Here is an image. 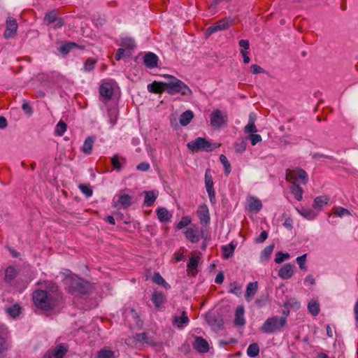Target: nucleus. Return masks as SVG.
Masks as SVG:
<instances>
[{"mask_svg":"<svg viewBox=\"0 0 358 358\" xmlns=\"http://www.w3.org/2000/svg\"><path fill=\"white\" fill-rule=\"evenodd\" d=\"M308 309L313 316H316L320 313L319 303L316 301H310L308 305Z\"/></svg>","mask_w":358,"mask_h":358,"instance_id":"nucleus-45","label":"nucleus"},{"mask_svg":"<svg viewBox=\"0 0 358 358\" xmlns=\"http://www.w3.org/2000/svg\"><path fill=\"white\" fill-rule=\"evenodd\" d=\"M249 138L252 145H255L257 143L262 141V136L259 134H252L250 135Z\"/></svg>","mask_w":358,"mask_h":358,"instance_id":"nucleus-58","label":"nucleus"},{"mask_svg":"<svg viewBox=\"0 0 358 358\" xmlns=\"http://www.w3.org/2000/svg\"><path fill=\"white\" fill-rule=\"evenodd\" d=\"M235 151L238 153L243 152L246 149V143L243 140H241L234 143Z\"/></svg>","mask_w":358,"mask_h":358,"instance_id":"nucleus-49","label":"nucleus"},{"mask_svg":"<svg viewBox=\"0 0 358 358\" xmlns=\"http://www.w3.org/2000/svg\"><path fill=\"white\" fill-rule=\"evenodd\" d=\"M67 350V346L65 344H59L52 351L50 358H63Z\"/></svg>","mask_w":358,"mask_h":358,"instance_id":"nucleus-25","label":"nucleus"},{"mask_svg":"<svg viewBox=\"0 0 358 358\" xmlns=\"http://www.w3.org/2000/svg\"><path fill=\"white\" fill-rule=\"evenodd\" d=\"M295 266L291 264H284L278 271V275L283 280H287L292 278L294 274Z\"/></svg>","mask_w":358,"mask_h":358,"instance_id":"nucleus-13","label":"nucleus"},{"mask_svg":"<svg viewBox=\"0 0 358 358\" xmlns=\"http://www.w3.org/2000/svg\"><path fill=\"white\" fill-rule=\"evenodd\" d=\"M79 188H80V191L85 195H86V196L89 197L92 195V190L89 185L81 184L79 185Z\"/></svg>","mask_w":358,"mask_h":358,"instance_id":"nucleus-54","label":"nucleus"},{"mask_svg":"<svg viewBox=\"0 0 358 358\" xmlns=\"http://www.w3.org/2000/svg\"><path fill=\"white\" fill-rule=\"evenodd\" d=\"M192 345L194 350L201 353H206L209 350L208 343L200 336H196L194 338Z\"/></svg>","mask_w":358,"mask_h":358,"instance_id":"nucleus-12","label":"nucleus"},{"mask_svg":"<svg viewBox=\"0 0 358 358\" xmlns=\"http://www.w3.org/2000/svg\"><path fill=\"white\" fill-rule=\"evenodd\" d=\"M152 301L157 308H159L164 303L165 296L161 292H154L152 295Z\"/></svg>","mask_w":358,"mask_h":358,"instance_id":"nucleus-31","label":"nucleus"},{"mask_svg":"<svg viewBox=\"0 0 358 358\" xmlns=\"http://www.w3.org/2000/svg\"><path fill=\"white\" fill-rule=\"evenodd\" d=\"M256 120V115L251 113L249 115V120L248 124L245 127L244 131L245 133L255 134L257 131L255 122Z\"/></svg>","mask_w":358,"mask_h":358,"instance_id":"nucleus-24","label":"nucleus"},{"mask_svg":"<svg viewBox=\"0 0 358 358\" xmlns=\"http://www.w3.org/2000/svg\"><path fill=\"white\" fill-rule=\"evenodd\" d=\"M65 289L73 296L86 295L90 293L91 285L90 282L76 275H71L66 277L64 280Z\"/></svg>","mask_w":358,"mask_h":358,"instance_id":"nucleus-1","label":"nucleus"},{"mask_svg":"<svg viewBox=\"0 0 358 358\" xmlns=\"http://www.w3.org/2000/svg\"><path fill=\"white\" fill-rule=\"evenodd\" d=\"M120 161H122L124 164L126 163V159L124 157H121L119 159L117 155H114L111 159V163L114 169L117 171H120L122 169Z\"/></svg>","mask_w":358,"mask_h":358,"instance_id":"nucleus-41","label":"nucleus"},{"mask_svg":"<svg viewBox=\"0 0 358 358\" xmlns=\"http://www.w3.org/2000/svg\"><path fill=\"white\" fill-rule=\"evenodd\" d=\"M291 192L295 197L297 201H301L303 198V189L302 188L296 184L295 182H293L291 187Z\"/></svg>","mask_w":358,"mask_h":358,"instance_id":"nucleus-33","label":"nucleus"},{"mask_svg":"<svg viewBox=\"0 0 358 358\" xmlns=\"http://www.w3.org/2000/svg\"><path fill=\"white\" fill-rule=\"evenodd\" d=\"M236 245L234 244L233 242L230 243L228 245H223L222 247V257L224 259H229L231 257H232L234 250L236 248Z\"/></svg>","mask_w":358,"mask_h":358,"instance_id":"nucleus-30","label":"nucleus"},{"mask_svg":"<svg viewBox=\"0 0 358 358\" xmlns=\"http://www.w3.org/2000/svg\"><path fill=\"white\" fill-rule=\"evenodd\" d=\"M289 258V253H283L282 252H278L275 255V262L277 264H280Z\"/></svg>","mask_w":358,"mask_h":358,"instance_id":"nucleus-50","label":"nucleus"},{"mask_svg":"<svg viewBox=\"0 0 358 358\" xmlns=\"http://www.w3.org/2000/svg\"><path fill=\"white\" fill-rule=\"evenodd\" d=\"M158 193L155 191L145 192L144 205L150 207L153 205L156 199L157 198Z\"/></svg>","mask_w":358,"mask_h":358,"instance_id":"nucleus-26","label":"nucleus"},{"mask_svg":"<svg viewBox=\"0 0 358 358\" xmlns=\"http://www.w3.org/2000/svg\"><path fill=\"white\" fill-rule=\"evenodd\" d=\"M152 280L153 282H155L157 285H161L166 289L170 288V285L165 281V280L162 278V276L160 275L158 272H155Z\"/></svg>","mask_w":358,"mask_h":358,"instance_id":"nucleus-36","label":"nucleus"},{"mask_svg":"<svg viewBox=\"0 0 358 358\" xmlns=\"http://www.w3.org/2000/svg\"><path fill=\"white\" fill-rule=\"evenodd\" d=\"M74 47H78V45L75 43H67L61 47V52L64 54L69 53Z\"/></svg>","mask_w":358,"mask_h":358,"instance_id":"nucleus-51","label":"nucleus"},{"mask_svg":"<svg viewBox=\"0 0 358 358\" xmlns=\"http://www.w3.org/2000/svg\"><path fill=\"white\" fill-rule=\"evenodd\" d=\"M308 175L307 173L302 169H297L296 170L289 171L286 174V180L288 181L301 180L303 184L307 182Z\"/></svg>","mask_w":358,"mask_h":358,"instance_id":"nucleus-8","label":"nucleus"},{"mask_svg":"<svg viewBox=\"0 0 358 358\" xmlns=\"http://www.w3.org/2000/svg\"><path fill=\"white\" fill-rule=\"evenodd\" d=\"M157 62L158 57L152 52H148L144 56V64L149 69H153L157 66Z\"/></svg>","mask_w":358,"mask_h":358,"instance_id":"nucleus-18","label":"nucleus"},{"mask_svg":"<svg viewBox=\"0 0 358 358\" xmlns=\"http://www.w3.org/2000/svg\"><path fill=\"white\" fill-rule=\"evenodd\" d=\"M234 20L231 17H224L217 21L210 27H208L206 31V36L208 37L214 33L220 31H224L229 29L233 24Z\"/></svg>","mask_w":358,"mask_h":358,"instance_id":"nucleus-6","label":"nucleus"},{"mask_svg":"<svg viewBox=\"0 0 358 358\" xmlns=\"http://www.w3.org/2000/svg\"><path fill=\"white\" fill-rule=\"evenodd\" d=\"M95 140L96 138L94 136H90L85 139L82 147V151L85 154L90 155L92 153V147Z\"/></svg>","mask_w":358,"mask_h":358,"instance_id":"nucleus-23","label":"nucleus"},{"mask_svg":"<svg viewBox=\"0 0 358 358\" xmlns=\"http://www.w3.org/2000/svg\"><path fill=\"white\" fill-rule=\"evenodd\" d=\"M329 201V198L328 196H317L313 201V208H315V209L320 208L322 207L323 206L328 204Z\"/></svg>","mask_w":358,"mask_h":358,"instance_id":"nucleus-34","label":"nucleus"},{"mask_svg":"<svg viewBox=\"0 0 358 358\" xmlns=\"http://www.w3.org/2000/svg\"><path fill=\"white\" fill-rule=\"evenodd\" d=\"M258 289L257 282H250L248 284L246 291L245 293V298L247 301H250L255 295L256 294Z\"/></svg>","mask_w":358,"mask_h":358,"instance_id":"nucleus-17","label":"nucleus"},{"mask_svg":"<svg viewBox=\"0 0 358 358\" xmlns=\"http://www.w3.org/2000/svg\"><path fill=\"white\" fill-rule=\"evenodd\" d=\"M191 222V219L188 216L182 217L180 221L177 224V229H181L185 227H187Z\"/></svg>","mask_w":358,"mask_h":358,"instance_id":"nucleus-52","label":"nucleus"},{"mask_svg":"<svg viewBox=\"0 0 358 358\" xmlns=\"http://www.w3.org/2000/svg\"><path fill=\"white\" fill-rule=\"evenodd\" d=\"M97 61L96 59L94 58H88L83 66V71L85 72H90L92 71L95 66V64H96Z\"/></svg>","mask_w":358,"mask_h":358,"instance_id":"nucleus-40","label":"nucleus"},{"mask_svg":"<svg viewBox=\"0 0 358 358\" xmlns=\"http://www.w3.org/2000/svg\"><path fill=\"white\" fill-rule=\"evenodd\" d=\"M17 275V271L14 266H8L5 271L4 280L10 282Z\"/></svg>","mask_w":358,"mask_h":358,"instance_id":"nucleus-32","label":"nucleus"},{"mask_svg":"<svg viewBox=\"0 0 358 358\" xmlns=\"http://www.w3.org/2000/svg\"><path fill=\"white\" fill-rule=\"evenodd\" d=\"M198 266V258L192 257L187 264V268L191 270H196Z\"/></svg>","mask_w":358,"mask_h":358,"instance_id":"nucleus-56","label":"nucleus"},{"mask_svg":"<svg viewBox=\"0 0 358 358\" xmlns=\"http://www.w3.org/2000/svg\"><path fill=\"white\" fill-rule=\"evenodd\" d=\"M205 187L211 203L215 202V193L213 187V180L210 169L205 172Z\"/></svg>","mask_w":358,"mask_h":358,"instance_id":"nucleus-7","label":"nucleus"},{"mask_svg":"<svg viewBox=\"0 0 358 358\" xmlns=\"http://www.w3.org/2000/svg\"><path fill=\"white\" fill-rule=\"evenodd\" d=\"M148 90L152 93H161L166 91V83L155 81L148 85Z\"/></svg>","mask_w":358,"mask_h":358,"instance_id":"nucleus-19","label":"nucleus"},{"mask_svg":"<svg viewBox=\"0 0 358 358\" xmlns=\"http://www.w3.org/2000/svg\"><path fill=\"white\" fill-rule=\"evenodd\" d=\"M22 108L24 112L29 117L33 114V109L27 102H24L22 105Z\"/></svg>","mask_w":358,"mask_h":358,"instance_id":"nucleus-60","label":"nucleus"},{"mask_svg":"<svg viewBox=\"0 0 358 358\" xmlns=\"http://www.w3.org/2000/svg\"><path fill=\"white\" fill-rule=\"evenodd\" d=\"M274 248V245H269L266 246L261 252L260 259L262 262L267 261L272 254V252Z\"/></svg>","mask_w":358,"mask_h":358,"instance_id":"nucleus-38","label":"nucleus"},{"mask_svg":"<svg viewBox=\"0 0 358 358\" xmlns=\"http://www.w3.org/2000/svg\"><path fill=\"white\" fill-rule=\"evenodd\" d=\"M262 208L261 201L255 197H250L248 200V210L253 212H259Z\"/></svg>","mask_w":358,"mask_h":358,"instance_id":"nucleus-27","label":"nucleus"},{"mask_svg":"<svg viewBox=\"0 0 358 358\" xmlns=\"http://www.w3.org/2000/svg\"><path fill=\"white\" fill-rule=\"evenodd\" d=\"M67 129V125L66 124L63 122L62 120H60L56 125L55 127V134L57 136H62L65 131Z\"/></svg>","mask_w":358,"mask_h":358,"instance_id":"nucleus-44","label":"nucleus"},{"mask_svg":"<svg viewBox=\"0 0 358 358\" xmlns=\"http://www.w3.org/2000/svg\"><path fill=\"white\" fill-rule=\"evenodd\" d=\"M226 120L220 110H215L210 115V124L213 127L219 128L224 122Z\"/></svg>","mask_w":358,"mask_h":358,"instance_id":"nucleus-11","label":"nucleus"},{"mask_svg":"<svg viewBox=\"0 0 358 358\" xmlns=\"http://www.w3.org/2000/svg\"><path fill=\"white\" fill-rule=\"evenodd\" d=\"M287 324V315L273 316L266 320L260 327V331L264 334H275L282 331Z\"/></svg>","mask_w":358,"mask_h":358,"instance_id":"nucleus-4","label":"nucleus"},{"mask_svg":"<svg viewBox=\"0 0 358 358\" xmlns=\"http://www.w3.org/2000/svg\"><path fill=\"white\" fill-rule=\"evenodd\" d=\"M196 213L201 224L206 225L210 223V213L206 205H200Z\"/></svg>","mask_w":358,"mask_h":358,"instance_id":"nucleus-10","label":"nucleus"},{"mask_svg":"<svg viewBox=\"0 0 358 358\" xmlns=\"http://www.w3.org/2000/svg\"><path fill=\"white\" fill-rule=\"evenodd\" d=\"M98 358H115V355L110 350L102 349L98 352Z\"/></svg>","mask_w":358,"mask_h":358,"instance_id":"nucleus-46","label":"nucleus"},{"mask_svg":"<svg viewBox=\"0 0 358 358\" xmlns=\"http://www.w3.org/2000/svg\"><path fill=\"white\" fill-rule=\"evenodd\" d=\"M187 147L192 152H211L215 148V145L202 137H198L194 141L187 143Z\"/></svg>","mask_w":358,"mask_h":358,"instance_id":"nucleus-5","label":"nucleus"},{"mask_svg":"<svg viewBox=\"0 0 358 358\" xmlns=\"http://www.w3.org/2000/svg\"><path fill=\"white\" fill-rule=\"evenodd\" d=\"M131 205V196L128 194H120L118 196L117 201L114 205L115 207L120 208H127Z\"/></svg>","mask_w":358,"mask_h":358,"instance_id":"nucleus-16","label":"nucleus"},{"mask_svg":"<svg viewBox=\"0 0 358 358\" xmlns=\"http://www.w3.org/2000/svg\"><path fill=\"white\" fill-rule=\"evenodd\" d=\"M334 213L340 217H342L345 215H350V211L348 209L343 207L337 208Z\"/></svg>","mask_w":358,"mask_h":358,"instance_id":"nucleus-55","label":"nucleus"},{"mask_svg":"<svg viewBox=\"0 0 358 358\" xmlns=\"http://www.w3.org/2000/svg\"><path fill=\"white\" fill-rule=\"evenodd\" d=\"M310 155H311L312 158L313 159H315V160H319V159H322V158L330 159H333L332 157L328 156V155H324L322 153H320V152L311 153Z\"/></svg>","mask_w":358,"mask_h":358,"instance_id":"nucleus-59","label":"nucleus"},{"mask_svg":"<svg viewBox=\"0 0 358 358\" xmlns=\"http://www.w3.org/2000/svg\"><path fill=\"white\" fill-rule=\"evenodd\" d=\"M251 71L253 74H257L264 72V69L257 64H252L250 66Z\"/></svg>","mask_w":358,"mask_h":358,"instance_id":"nucleus-64","label":"nucleus"},{"mask_svg":"<svg viewBox=\"0 0 358 358\" xmlns=\"http://www.w3.org/2000/svg\"><path fill=\"white\" fill-rule=\"evenodd\" d=\"M268 238V233L266 231H262L260 235L255 239L257 243H263Z\"/></svg>","mask_w":358,"mask_h":358,"instance_id":"nucleus-62","label":"nucleus"},{"mask_svg":"<svg viewBox=\"0 0 358 358\" xmlns=\"http://www.w3.org/2000/svg\"><path fill=\"white\" fill-rule=\"evenodd\" d=\"M136 341L139 342H145L148 343V334L146 333H141L138 334L136 336Z\"/></svg>","mask_w":358,"mask_h":358,"instance_id":"nucleus-63","label":"nucleus"},{"mask_svg":"<svg viewBox=\"0 0 358 358\" xmlns=\"http://www.w3.org/2000/svg\"><path fill=\"white\" fill-rule=\"evenodd\" d=\"M245 308L243 306H238L235 311L234 325L236 327H243L245 324L244 317Z\"/></svg>","mask_w":358,"mask_h":358,"instance_id":"nucleus-14","label":"nucleus"},{"mask_svg":"<svg viewBox=\"0 0 358 358\" xmlns=\"http://www.w3.org/2000/svg\"><path fill=\"white\" fill-rule=\"evenodd\" d=\"M306 256H307V255L304 254L301 256L298 257L296 259L297 264H299V266L301 270H307V268L305 265L306 261Z\"/></svg>","mask_w":358,"mask_h":358,"instance_id":"nucleus-53","label":"nucleus"},{"mask_svg":"<svg viewBox=\"0 0 358 358\" xmlns=\"http://www.w3.org/2000/svg\"><path fill=\"white\" fill-rule=\"evenodd\" d=\"M17 29V24L15 19L8 17L6 20V27L3 36L5 38H10L15 35Z\"/></svg>","mask_w":358,"mask_h":358,"instance_id":"nucleus-9","label":"nucleus"},{"mask_svg":"<svg viewBox=\"0 0 358 358\" xmlns=\"http://www.w3.org/2000/svg\"><path fill=\"white\" fill-rule=\"evenodd\" d=\"M220 161L222 164L224 168V173L228 176L231 173V164L229 162L227 157L224 155H221L220 156Z\"/></svg>","mask_w":358,"mask_h":358,"instance_id":"nucleus-42","label":"nucleus"},{"mask_svg":"<svg viewBox=\"0 0 358 358\" xmlns=\"http://www.w3.org/2000/svg\"><path fill=\"white\" fill-rule=\"evenodd\" d=\"M34 305L38 308L50 310L57 304V298L45 290H36L32 294Z\"/></svg>","mask_w":358,"mask_h":358,"instance_id":"nucleus-2","label":"nucleus"},{"mask_svg":"<svg viewBox=\"0 0 358 358\" xmlns=\"http://www.w3.org/2000/svg\"><path fill=\"white\" fill-rule=\"evenodd\" d=\"M7 313L13 317L18 316L20 313V307L17 304H15L7 308Z\"/></svg>","mask_w":358,"mask_h":358,"instance_id":"nucleus-47","label":"nucleus"},{"mask_svg":"<svg viewBox=\"0 0 358 358\" xmlns=\"http://www.w3.org/2000/svg\"><path fill=\"white\" fill-rule=\"evenodd\" d=\"M6 343L5 339L0 335V358H4L5 351L6 350Z\"/></svg>","mask_w":358,"mask_h":358,"instance_id":"nucleus-57","label":"nucleus"},{"mask_svg":"<svg viewBox=\"0 0 358 358\" xmlns=\"http://www.w3.org/2000/svg\"><path fill=\"white\" fill-rule=\"evenodd\" d=\"M157 218L161 222H168L171 221L172 215L166 208L161 207L157 210Z\"/></svg>","mask_w":358,"mask_h":358,"instance_id":"nucleus-20","label":"nucleus"},{"mask_svg":"<svg viewBox=\"0 0 358 358\" xmlns=\"http://www.w3.org/2000/svg\"><path fill=\"white\" fill-rule=\"evenodd\" d=\"M150 168L149 163L143 162L140 163L137 166L136 169L140 171L145 172L148 171Z\"/></svg>","mask_w":358,"mask_h":358,"instance_id":"nucleus-61","label":"nucleus"},{"mask_svg":"<svg viewBox=\"0 0 358 358\" xmlns=\"http://www.w3.org/2000/svg\"><path fill=\"white\" fill-rule=\"evenodd\" d=\"M163 76L168 79L166 83V92L169 94H175L179 93L183 96H190L192 94L189 87L182 80L178 79L173 76L164 74Z\"/></svg>","mask_w":358,"mask_h":358,"instance_id":"nucleus-3","label":"nucleus"},{"mask_svg":"<svg viewBox=\"0 0 358 358\" xmlns=\"http://www.w3.org/2000/svg\"><path fill=\"white\" fill-rule=\"evenodd\" d=\"M259 353V347L257 343L250 344L247 349V355L250 357H255Z\"/></svg>","mask_w":358,"mask_h":358,"instance_id":"nucleus-39","label":"nucleus"},{"mask_svg":"<svg viewBox=\"0 0 358 358\" xmlns=\"http://www.w3.org/2000/svg\"><path fill=\"white\" fill-rule=\"evenodd\" d=\"M117 115L118 112L116 108H111L108 110V121L111 127H113L116 124Z\"/></svg>","mask_w":358,"mask_h":358,"instance_id":"nucleus-37","label":"nucleus"},{"mask_svg":"<svg viewBox=\"0 0 358 358\" xmlns=\"http://www.w3.org/2000/svg\"><path fill=\"white\" fill-rule=\"evenodd\" d=\"M185 237L192 243H197L200 240L197 229L187 228L185 231Z\"/></svg>","mask_w":358,"mask_h":358,"instance_id":"nucleus-21","label":"nucleus"},{"mask_svg":"<svg viewBox=\"0 0 358 358\" xmlns=\"http://www.w3.org/2000/svg\"><path fill=\"white\" fill-rule=\"evenodd\" d=\"M120 45L129 50H134L136 46L135 41L130 37L122 38Z\"/></svg>","mask_w":358,"mask_h":358,"instance_id":"nucleus-35","label":"nucleus"},{"mask_svg":"<svg viewBox=\"0 0 358 358\" xmlns=\"http://www.w3.org/2000/svg\"><path fill=\"white\" fill-rule=\"evenodd\" d=\"M229 292L239 296L242 293V286L236 282L230 283Z\"/></svg>","mask_w":358,"mask_h":358,"instance_id":"nucleus-43","label":"nucleus"},{"mask_svg":"<svg viewBox=\"0 0 358 358\" xmlns=\"http://www.w3.org/2000/svg\"><path fill=\"white\" fill-rule=\"evenodd\" d=\"M297 211L301 216L308 220H313L317 217V213L310 208L301 207V208H297Z\"/></svg>","mask_w":358,"mask_h":358,"instance_id":"nucleus-29","label":"nucleus"},{"mask_svg":"<svg viewBox=\"0 0 358 358\" xmlns=\"http://www.w3.org/2000/svg\"><path fill=\"white\" fill-rule=\"evenodd\" d=\"M189 322V318L186 314L185 311H182V315L180 317L173 316V324H176L177 327L180 329L184 327Z\"/></svg>","mask_w":358,"mask_h":358,"instance_id":"nucleus-22","label":"nucleus"},{"mask_svg":"<svg viewBox=\"0 0 358 358\" xmlns=\"http://www.w3.org/2000/svg\"><path fill=\"white\" fill-rule=\"evenodd\" d=\"M45 21L48 22V24H52L57 21V16L55 11L52 10L45 14Z\"/></svg>","mask_w":358,"mask_h":358,"instance_id":"nucleus-48","label":"nucleus"},{"mask_svg":"<svg viewBox=\"0 0 358 358\" xmlns=\"http://www.w3.org/2000/svg\"><path fill=\"white\" fill-rule=\"evenodd\" d=\"M99 94L105 101L110 100L113 94V90L111 85L108 83L102 84L99 87Z\"/></svg>","mask_w":358,"mask_h":358,"instance_id":"nucleus-15","label":"nucleus"},{"mask_svg":"<svg viewBox=\"0 0 358 358\" xmlns=\"http://www.w3.org/2000/svg\"><path fill=\"white\" fill-rule=\"evenodd\" d=\"M194 117V113L192 110H187L182 113L179 118V122L182 126H187L189 124Z\"/></svg>","mask_w":358,"mask_h":358,"instance_id":"nucleus-28","label":"nucleus"}]
</instances>
